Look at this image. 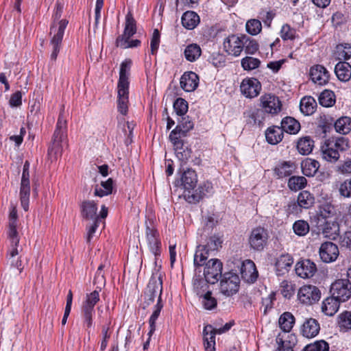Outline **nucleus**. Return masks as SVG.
<instances>
[{
    "label": "nucleus",
    "instance_id": "obj_22",
    "mask_svg": "<svg viewBox=\"0 0 351 351\" xmlns=\"http://www.w3.org/2000/svg\"><path fill=\"white\" fill-rule=\"evenodd\" d=\"M202 337L205 351H215V328L210 324L204 326Z\"/></svg>",
    "mask_w": 351,
    "mask_h": 351
},
{
    "label": "nucleus",
    "instance_id": "obj_30",
    "mask_svg": "<svg viewBox=\"0 0 351 351\" xmlns=\"http://www.w3.org/2000/svg\"><path fill=\"white\" fill-rule=\"evenodd\" d=\"M339 301L332 296L326 298L322 304V311L328 316L334 315L339 308Z\"/></svg>",
    "mask_w": 351,
    "mask_h": 351
},
{
    "label": "nucleus",
    "instance_id": "obj_15",
    "mask_svg": "<svg viewBox=\"0 0 351 351\" xmlns=\"http://www.w3.org/2000/svg\"><path fill=\"white\" fill-rule=\"evenodd\" d=\"M260 101L261 107L266 113L276 114L281 111V101L274 95L265 94L261 97Z\"/></svg>",
    "mask_w": 351,
    "mask_h": 351
},
{
    "label": "nucleus",
    "instance_id": "obj_5",
    "mask_svg": "<svg viewBox=\"0 0 351 351\" xmlns=\"http://www.w3.org/2000/svg\"><path fill=\"white\" fill-rule=\"evenodd\" d=\"M179 128L180 127H176L171 132L169 140L173 145L177 158L182 162H186L191 156V150L184 146V142L182 138L186 135L181 132Z\"/></svg>",
    "mask_w": 351,
    "mask_h": 351
},
{
    "label": "nucleus",
    "instance_id": "obj_62",
    "mask_svg": "<svg viewBox=\"0 0 351 351\" xmlns=\"http://www.w3.org/2000/svg\"><path fill=\"white\" fill-rule=\"evenodd\" d=\"M160 44V32L157 29L154 30L151 42H150V47H151V53L152 54H155L158 49Z\"/></svg>",
    "mask_w": 351,
    "mask_h": 351
},
{
    "label": "nucleus",
    "instance_id": "obj_9",
    "mask_svg": "<svg viewBox=\"0 0 351 351\" xmlns=\"http://www.w3.org/2000/svg\"><path fill=\"white\" fill-rule=\"evenodd\" d=\"M29 162L25 161L23 165V173L20 187V200L21 204L25 211L29 209V202L30 195V182H29Z\"/></svg>",
    "mask_w": 351,
    "mask_h": 351
},
{
    "label": "nucleus",
    "instance_id": "obj_39",
    "mask_svg": "<svg viewBox=\"0 0 351 351\" xmlns=\"http://www.w3.org/2000/svg\"><path fill=\"white\" fill-rule=\"evenodd\" d=\"M314 147V142L309 136L300 138L298 141L297 149L302 155H308L311 153Z\"/></svg>",
    "mask_w": 351,
    "mask_h": 351
},
{
    "label": "nucleus",
    "instance_id": "obj_3",
    "mask_svg": "<svg viewBox=\"0 0 351 351\" xmlns=\"http://www.w3.org/2000/svg\"><path fill=\"white\" fill-rule=\"evenodd\" d=\"M348 147V141L344 137L328 139L321 147L322 157L328 162H335L339 158V152Z\"/></svg>",
    "mask_w": 351,
    "mask_h": 351
},
{
    "label": "nucleus",
    "instance_id": "obj_33",
    "mask_svg": "<svg viewBox=\"0 0 351 351\" xmlns=\"http://www.w3.org/2000/svg\"><path fill=\"white\" fill-rule=\"evenodd\" d=\"M267 141L271 145H276L280 143L283 138V132L282 128L278 126H272L269 128L265 132Z\"/></svg>",
    "mask_w": 351,
    "mask_h": 351
},
{
    "label": "nucleus",
    "instance_id": "obj_51",
    "mask_svg": "<svg viewBox=\"0 0 351 351\" xmlns=\"http://www.w3.org/2000/svg\"><path fill=\"white\" fill-rule=\"evenodd\" d=\"M328 343L324 340H319L306 345L303 351H328Z\"/></svg>",
    "mask_w": 351,
    "mask_h": 351
},
{
    "label": "nucleus",
    "instance_id": "obj_32",
    "mask_svg": "<svg viewBox=\"0 0 351 351\" xmlns=\"http://www.w3.org/2000/svg\"><path fill=\"white\" fill-rule=\"evenodd\" d=\"M195 289L197 290V293L202 298L201 302L205 309L212 310L217 306V300L213 296L211 291H206L205 293H204V290L202 291L199 290V287H198V289Z\"/></svg>",
    "mask_w": 351,
    "mask_h": 351
},
{
    "label": "nucleus",
    "instance_id": "obj_45",
    "mask_svg": "<svg viewBox=\"0 0 351 351\" xmlns=\"http://www.w3.org/2000/svg\"><path fill=\"white\" fill-rule=\"evenodd\" d=\"M335 130L341 134H348L351 130V119L350 117L339 118L335 123Z\"/></svg>",
    "mask_w": 351,
    "mask_h": 351
},
{
    "label": "nucleus",
    "instance_id": "obj_14",
    "mask_svg": "<svg viewBox=\"0 0 351 351\" xmlns=\"http://www.w3.org/2000/svg\"><path fill=\"white\" fill-rule=\"evenodd\" d=\"M245 36H238L231 35L226 38L223 42V49L229 55L239 56L244 49Z\"/></svg>",
    "mask_w": 351,
    "mask_h": 351
},
{
    "label": "nucleus",
    "instance_id": "obj_23",
    "mask_svg": "<svg viewBox=\"0 0 351 351\" xmlns=\"http://www.w3.org/2000/svg\"><path fill=\"white\" fill-rule=\"evenodd\" d=\"M293 263V258L288 254H284L277 258L275 267L278 276L284 275L288 272Z\"/></svg>",
    "mask_w": 351,
    "mask_h": 351
},
{
    "label": "nucleus",
    "instance_id": "obj_52",
    "mask_svg": "<svg viewBox=\"0 0 351 351\" xmlns=\"http://www.w3.org/2000/svg\"><path fill=\"white\" fill-rule=\"evenodd\" d=\"M199 195L198 196L192 195L191 197L193 201H199V199L206 195L212 194L213 193V185L210 182H204L199 186Z\"/></svg>",
    "mask_w": 351,
    "mask_h": 351
},
{
    "label": "nucleus",
    "instance_id": "obj_21",
    "mask_svg": "<svg viewBox=\"0 0 351 351\" xmlns=\"http://www.w3.org/2000/svg\"><path fill=\"white\" fill-rule=\"evenodd\" d=\"M199 83L198 75L192 71L184 73L180 78V86L186 92L194 91Z\"/></svg>",
    "mask_w": 351,
    "mask_h": 351
},
{
    "label": "nucleus",
    "instance_id": "obj_42",
    "mask_svg": "<svg viewBox=\"0 0 351 351\" xmlns=\"http://www.w3.org/2000/svg\"><path fill=\"white\" fill-rule=\"evenodd\" d=\"M294 322L295 318L289 312L284 313L278 320L280 328L285 332H289L293 328Z\"/></svg>",
    "mask_w": 351,
    "mask_h": 351
},
{
    "label": "nucleus",
    "instance_id": "obj_35",
    "mask_svg": "<svg viewBox=\"0 0 351 351\" xmlns=\"http://www.w3.org/2000/svg\"><path fill=\"white\" fill-rule=\"evenodd\" d=\"M199 23V17L193 11L185 12L182 16V23L188 29H194Z\"/></svg>",
    "mask_w": 351,
    "mask_h": 351
},
{
    "label": "nucleus",
    "instance_id": "obj_44",
    "mask_svg": "<svg viewBox=\"0 0 351 351\" xmlns=\"http://www.w3.org/2000/svg\"><path fill=\"white\" fill-rule=\"evenodd\" d=\"M162 308H163V304H162V302L157 301V303L154 306V311L149 319V331L148 332V335H149V337H152V335L154 334V332L156 330V319H158V316L160 315V313Z\"/></svg>",
    "mask_w": 351,
    "mask_h": 351
},
{
    "label": "nucleus",
    "instance_id": "obj_19",
    "mask_svg": "<svg viewBox=\"0 0 351 351\" xmlns=\"http://www.w3.org/2000/svg\"><path fill=\"white\" fill-rule=\"evenodd\" d=\"M296 274L302 278H309L314 276L317 271L315 264L308 259L302 260L296 263Z\"/></svg>",
    "mask_w": 351,
    "mask_h": 351
},
{
    "label": "nucleus",
    "instance_id": "obj_50",
    "mask_svg": "<svg viewBox=\"0 0 351 351\" xmlns=\"http://www.w3.org/2000/svg\"><path fill=\"white\" fill-rule=\"evenodd\" d=\"M261 64L259 59L246 56L241 60V66L245 71H252L258 68Z\"/></svg>",
    "mask_w": 351,
    "mask_h": 351
},
{
    "label": "nucleus",
    "instance_id": "obj_7",
    "mask_svg": "<svg viewBox=\"0 0 351 351\" xmlns=\"http://www.w3.org/2000/svg\"><path fill=\"white\" fill-rule=\"evenodd\" d=\"M99 300V294L98 290H95L86 296V300L82 306V315L84 319V325L89 328L93 325V314L94 307Z\"/></svg>",
    "mask_w": 351,
    "mask_h": 351
},
{
    "label": "nucleus",
    "instance_id": "obj_41",
    "mask_svg": "<svg viewBox=\"0 0 351 351\" xmlns=\"http://www.w3.org/2000/svg\"><path fill=\"white\" fill-rule=\"evenodd\" d=\"M334 54L340 60L350 59L351 58V44L342 43L337 45Z\"/></svg>",
    "mask_w": 351,
    "mask_h": 351
},
{
    "label": "nucleus",
    "instance_id": "obj_16",
    "mask_svg": "<svg viewBox=\"0 0 351 351\" xmlns=\"http://www.w3.org/2000/svg\"><path fill=\"white\" fill-rule=\"evenodd\" d=\"M240 90L241 93L247 98H254L257 97L261 90L260 82L254 77L245 78L241 83Z\"/></svg>",
    "mask_w": 351,
    "mask_h": 351
},
{
    "label": "nucleus",
    "instance_id": "obj_49",
    "mask_svg": "<svg viewBox=\"0 0 351 351\" xmlns=\"http://www.w3.org/2000/svg\"><path fill=\"white\" fill-rule=\"evenodd\" d=\"M309 224L304 220H298L295 221L293 225L294 233L300 237H303L307 234L309 232Z\"/></svg>",
    "mask_w": 351,
    "mask_h": 351
},
{
    "label": "nucleus",
    "instance_id": "obj_46",
    "mask_svg": "<svg viewBox=\"0 0 351 351\" xmlns=\"http://www.w3.org/2000/svg\"><path fill=\"white\" fill-rule=\"evenodd\" d=\"M298 204L303 208H308L314 204V197L307 191H303L298 196Z\"/></svg>",
    "mask_w": 351,
    "mask_h": 351
},
{
    "label": "nucleus",
    "instance_id": "obj_54",
    "mask_svg": "<svg viewBox=\"0 0 351 351\" xmlns=\"http://www.w3.org/2000/svg\"><path fill=\"white\" fill-rule=\"evenodd\" d=\"M262 25L260 21L256 19L249 20L246 23V30L252 35H257L261 32Z\"/></svg>",
    "mask_w": 351,
    "mask_h": 351
},
{
    "label": "nucleus",
    "instance_id": "obj_47",
    "mask_svg": "<svg viewBox=\"0 0 351 351\" xmlns=\"http://www.w3.org/2000/svg\"><path fill=\"white\" fill-rule=\"evenodd\" d=\"M319 102L324 107L332 106L335 103L334 93L329 90H324L319 97Z\"/></svg>",
    "mask_w": 351,
    "mask_h": 351
},
{
    "label": "nucleus",
    "instance_id": "obj_38",
    "mask_svg": "<svg viewBox=\"0 0 351 351\" xmlns=\"http://www.w3.org/2000/svg\"><path fill=\"white\" fill-rule=\"evenodd\" d=\"M295 165L291 162H281L274 169L275 173L278 178L287 177L295 171Z\"/></svg>",
    "mask_w": 351,
    "mask_h": 351
},
{
    "label": "nucleus",
    "instance_id": "obj_56",
    "mask_svg": "<svg viewBox=\"0 0 351 351\" xmlns=\"http://www.w3.org/2000/svg\"><path fill=\"white\" fill-rule=\"evenodd\" d=\"M17 224H14L13 222L8 226V237L10 244L16 245L19 243V237L16 230Z\"/></svg>",
    "mask_w": 351,
    "mask_h": 351
},
{
    "label": "nucleus",
    "instance_id": "obj_11",
    "mask_svg": "<svg viewBox=\"0 0 351 351\" xmlns=\"http://www.w3.org/2000/svg\"><path fill=\"white\" fill-rule=\"evenodd\" d=\"M240 279L236 274L229 272L223 275L220 282V291L226 296L237 293L239 289Z\"/></svg>",
    "mask_w": 351,
    "mask_h": 351
},
{
    "label": "nucleus",
    "instance_id": "obj_61",
    "mask_svg": "<svg viewBox=\"0 0 351 351\" xmlns=\"http://www.w3.org/2000/svg\"><path fill=\"white\" fill-rule=\"evenodd\" d=\"M281 38L283 40H293L295 38V31L294 29H292L289 25H284L282 27L281 32Z\"/></svg>",
    "mask_w": 351,
    "mask_h": 351
},
{
    "label": "nucleus",
    "instance_id": "obj_6",
    "mask_svg": "<svg viewBox=\"0 0 351 351\" xmlns=\"http://www.w3.org/2000/svg\"><path fill=\"white\" fill-rule=\"evenodd\" d=\"M145 244L155 256L160 254L161 243L159 233L151 221H145Z\"/></svg>",
    "mask_w": 351,
    "mask_h": 351
},
{
    "label": "nucleus",
    "instance_id": "obj_36",
    "mask_svg": "<svg viewBox=\"0 0 351 351\" xmlns=\"http://www.w3.org/2000/svg\"><path fill=\"white\" fill-rule=\"evenodd\" d=\"M319 167V162L311 158H306L301 163L302 173L308 177L313 176Z\"/></svg>",
    "mask_w": 351,
    "mask_h": 351
},
{
    "label": "nucleus",
    "instance_id": "obj_20",
    "mask_svg": "<svg viewBox=\"0 0 351 351\" xmlns=\"http://www.w3.org/2000/svg\"><path fill=\"white\" fill-rule=\"evenodd\" d=\"M241 274L245 281L250 283L255 282L258 278V271L254 263L248 259L243 261L241 266Z\"/></svg>",
    "mask_w": 351,
    "mask_h": 351
},
{
    "label": "nucleus",
    "instance_id": "obj_43",
    "mask_svg": "<svg viewBox=\"0 0 351 351\" xmlns=\"http://www.w3.org/2000/svg\"><path fill=\"white\" fill-rule=\"evenodd\" d=\"M136 32V21L132 14L129 12L125 18V27L123 34L121 37L130 38Z\"/></svg>",
    "mask_w": 351,
    "mask_h": 351
},
{
    "label": "nucleus",
    "instance_id": "obj_12",
    "mask_svg": "<svg viewBox=\"0 0 351 351\" xmlns=\"http://www.w3.org/2000/svg\"><path fill=\"white\" fill-rule=\"evenodd\" d=\"M269 238L267 230L262 227L252 229L250 237V247L256 251H262L266 246Z\"/></svg>",
    "mask_w": 351,
    "mask_h": 351
},
{
    "label": "nucleus",
    "instance_id": "obj_26",
    "mask_svg": "<svg viewBox=\"0 0 351 351\" xmlns=\"http://www.w3.org/2000/svg\"><path fill=\"white\" fill-rule=\"evenodd\" d=\"M197 182V177L195 171L188 169L184 171L181 176V184L184 189L190 191L193 190Z\"/></svg>",
    "mask_w": 351,
    "mask_h": 351
},
{
    "label": "nucleus",
    "instance_id": "obj_10",
    "mask_svg": "<svg viewBox=\"0 0 351 351\" xmlns=\"http://www.w3.org/2000/svg\"><path fill=\"white\" fill-rule=\"evenodd\" d=\"M330 292L339 302H346L351 297V283L347 279H338L332 284Z\"/></svg>",
    "mask_w": 351,
    "mask_h": 351
},
{
    "label": "nucleus",
    "instance_id": "obj_18",
    "mask_svg": "<svg viewBox=\"0 0 351 351\" xmlns=\"http://www.w3.org/2000/svg\"><path fill=\"white\" fill-rule=\"evenodd\" d=\"M310 76L315 84L324 86L328 82L330 74L324 66L316 64L311 68Z\"/></svg>",
    "mask_w": 351,
    "mask_h": 351
},
{
    "label": "nucleus",
    "instance_id": "obj_40",
    "mask_svg": "<svg viewBox=\"0 0 351 351\" xmlns=\"http://www.w3.org/2000/svg\"><path fill=\"white\" fill-rule=\"evenodd\" d=\"M202 53L200 47L197 44H190L185 48L184 54L185 58L189 62H194L197 60Z\"/></svg>",
    "mask_w": 351,
    "mask_h": 351
},
{
    "label": "nucleus",
    "instance_id": "obj_28",
    "mask_svg": "<svg viewBox=\"0 0 351 351\" xmlns=\"http://www.w3.org/2000/svg\"><path fill=\"white\" fill-rule=\"evenodd\" d=\"M81 208L83 217L87 219L98 220V217L97 216V206L94 201L87 200L83 202Z\"/></svg>",
    "mask_w": 351,
    "mask_h": 351
},
{
    "label": "nucleus",
    "instance_id": "obj_24",
    "mask_svg": "<svg viewBox=\"0 0 351 351\" xmlns=\"http://www.w3.org/2000/svg\"><path fill=\"white\" fill-rule=\"evenodd\" d=\"M317 215L319 219L322 218L323 219L326 220V224H330V223H332V226L334 228H336V223L332 221V219H335V207L331 204H322L319 208Z\"/></svg>",
    "mask_w": 351,
    "mask_h": 351
},
{
    "label": "nucleus",
    "instance_id": "obj_27",
    "mask_svg": "<svg viewBox=\"0 0 351 351\" xmlns=\"http://www.w3.org/2000/svg\"><path fill=\"white\" fill-rule=\"evenodd\" d=\"M320 327L318 322L313 318L307 319L302 326V333L307 338L315 337L319 332Z\"/></svg>",
    "mask_w": 351,
    "mask_h": 351
},
{
    "label": "nucleus",
    "instance_id": "obj_53",
    "mask_svg": "<svg viewBox=\"0 0 351 351\" xmlns=\"http://www.w3.org/2000/svg\"><path fill=\"white\" fill-rule=\"evenodd\" d=\"M105 267L104 264H101L97 271L95 274V278L93 283L97 285V289H99V291L101 290V289L105 286L106 285V279L104 277V274L103 272V269Z\"/></svg>",
    "mask_w": 351,
    "mask_h": 351
},
{
    "label": "nucleus",
    "instance_id": "obj_59",
    "mask_svg": "<svg viewBox=\"0 0 351 351\" xmlns=\"http://www.w3.org/2000/svg\"><path fill=\"white\" fill-rule=\"evenodd\" d=\"M281 293L284 297L289 298L294 292L293 285L287 280H283L280 283Z\"/></svg>",
    "mask_w": 351,
    "mask_h": 351
},
{
    "label": "nucleus",
    "instance_id": "obj_31",
    "mask_svg": "<svg viewBox=\"0 0 351 351\" xmlns=\"http://www.w3.org/2000/svg\"><path fill=\"white\" fill-rule=\"evenodd\" d=\"M335 71L338 79L342 82H348L351 77V66L348 62L337 63Z\"/></svg>",
    "mask_w": 351,
    "mask_h": 351
},
{
    "label": "nucleus",
    "instance_id": "obj_55",
    "mask_svg": "<svg viewBox=\"0 0 351 351\" xmlns=\"http://www.w3.org/2000/svg\"><path fill=\"white\" fill-rule=\"evenodd\" d=\"M117 46L123 49H127L130 47H135L140 45L141 42L139 40H130V38L124 37H119L117 39Z\"/></svg>",
    "mask_w": 351,
    "mask_h": 351
},
{
    "label": "nucleus",
    "instance_id": "obj_48",
    "mask_svg": "<svg viewBox=\"0 0 351 351\" xmlns=\"http://www.w3.org/2000/svg\"><path fill=\"white\" fill-rule=\"evenodd\" d=\"M306 179L303 176H293L289 179L288 186L292 191H298L305 187Z\"/></svg>",
    "mask_w": 351,
    "mask_h": 351
},
{
    "label": "nucleus",
    "instance_id": "obj_17",
    "mask_svg": "<svg viewBox=\"0 0 351 351\" xmlns=\"http://www.w3.org/2000/svg\"><path fill=\"white\" fill-rule=\"evenodd\" d=\"M339 254V248L337 245L332 242H324L319 247V255L324 263H330L335 261Z\"/></svg>",
    "mask_w": 351,
    "mask_h": 351
},
{
    "label": "nucleus",
    "instance_id": "obj_58",
    "mask_svg": "<svg viewBox=\"0 0 351 351\" xmlns=\"http://www.w3.org/2000/svg\"><path fill=\"white\" fill-rule=\"evenodd\" d=\"M173 108L178 115L184 114L188 110V104L182 98H178L173 104Z\"/></svg>",
    "mask_w": 351,
    "mask_h": 351
},
{
    "label": "nucleus",
    "instance_id": "obj_25",
    "mask_svg": "<svg viewBox=\"0 0 351 351\" xmlns=\"http://www.w3.org/2000/svg\"><path fill=\"white\" fill-rule=\"evenodd\" d=\"M62 138L63 136H61V133L59 131L54 132L53 142L48 151V154L51 160H57L62 155Z\"/></svg>",
    "mask_w": 351,
    "mask_h": 351
},
{
    "label": "nucleus",
    "instance_id": "obj_64",
    "mask_svg": "<svg viewBox=\"0 0 351 351\" xmlns=\"http://www.w3.org/2000/svg\"><path fill=\"white\" fill-rule=\"evenodd\" d=\"M341 326L351 328V313L346 312L340 315Z\"/></svg>",
    "mask_w": 351,
    "mask_h": 351
},
{
    "label": "nucleus",
    "instance_id": "obj_34",
    "mask_svg": "<svg viewBox=\"0 0 351 351\" xmlns=\"http://www.w3.org/2000/svg\"><path fill=\"white\" fill-rule=\"evenodd\" d=\"M282 132L289 134H296L300 129V123L293 117H287L283 119L281 121V126Z\"/></svg>",
    "mask_w": 351,
    "mask_h": 351
},
{
    "label": "nucleus",
    "instance_id": "obj_60",
    "mask_svg": "<svg viewBox=\"0 0 351 351\" xmlns=\"http://www.w3.org/2000/svg\"><path fill=\"white\" fill-rule=\"evenodd\" d=\"M339 191L341 195L345 197H351V178L340 184Z\"/></svg>",
    "mask_w": 351,
    "mask_h": 351
},
{
    "label": "nucleus",
    "instance_id": "obj_13",
    "mask_svg": "<svg viewBox=\"0 0 351 351\" xmlns=\"http://www.w3.org/2000/svg\"><path fill=\"white\" fill-rule=\"evenodd\" d=\"M321 297L320 291L313 285H304L298 293V300L304 304L311 305L317 302Z\"/></svg>",
    "mask_w": 351,
    "mask_h": 351
},
{
    "label": "nucleus",
    "instance_id": "obj_37",
    "mask_svg": "<svg viewBox=\"0 0 351 351\" xmlns=\"http://www.w3.org/2000/svg\"><path fill=\"white\" fill-rule=\"evenodd\" d=\"M317 107L315 99L311 97H304L300 101V110L305 115H311L314 113Z\"/></svg>",
    "mask_w": 351,
    "mask_h": 351
},
{
    "label": "nucleus",
    "instance_id": "obj_57",
    "mask_svg": "<svg viewBox=\"0 0 351 351\" xmlns=\"http://www.w3.org/2000/svg\"><path fill=\"white\" fill-rule=\"evenodd\" d=\"M244 44V49L246 53L254 54L258 49V44L254 40L250 39L248 36H245Z\"/></svg>",
    "mask_w": 351,
    "mask_h": 351
},
{
    "label": "nucleus",
    "instance_id": "obj_2",
    "mask_svg": "<svg viewBox=\"0 0 351 351\" xmlns=\"http://www.w3.org/2000/svg\"><path fill=\"white\" fill-rule=\"evenodd\" d=\"M62 7L58 5L57 10L54 15V21L50 28V34L53 35L50 43L52 46V52L51 54V60L56 61L60 51V45L62 43L64 30L68 24V21L66 19L59 20L61 16Z\"/></svg>",
    "mask_w": 351,
    "mask_h": 351
},
{
    "label": "nucleus",
    "instance_id": "obj_8",
    "mask_svg": "<svg viewBox=\"0 0 351 351\" xmlns=\"http://www.w3.org/2000/svg\"><path fill=\"white\" fill-rule=\"evenodd\" d=\"M162 291V282L160 274L158 273L154 274L147 285L145 299L147 305L153 302L156 298L157 301H161V294Z\"/></svg>",
    "mask_w": 351,
    "mask_h": 351
},
{
    "label": "nucleus",
    "instance_id": "obj_1",
    "mask_svg": "<svg viewBox=\"0 0 351 351\" xmlns=\"http://www.w3.org/2000/svg\"><path fill=\"white\" fill-rule=\"evenodd\" d=\"M132 65L130 59L125 60L121 64L119 79L117 85V109L123 115H126L129 106V75Z\"/></svg>",
    "mask_w": 351,
    "mask_h": 351
},
{
    "label": "nucleus",
    "instance_id": "obj_63",
    "mask_svg": "<svg viewBox=\"0 0 351 351\" xmlns=\"http://www.w3.org/2000/svg\"><path fill=\"white\" fill-rule=\"evenodd\" d=\"M275 300V293L271 292L267 297L263 298L262 304L264 306V313L266 314L267 311L271 309L273 306V302Z\"/></svg>",
    "mask_w": 351,
    "mask_h": 351
},
{
    "label": "nucleus",
    "instance_id": "obj_29",
    "mask_svg": "<svg viewBox=\"0 0 351 351\" xmlns=\"http://www.w3.org/2000/svg\"><path fill=\"white\" fill-rule=\"evenodd\" d=\"M208 251L207 245H199L197 247L194 255V265L199 272L201 271L200 267L206 264L205 261L208 257Z\"/></svg>",
    "mask_w": 351,
    "mask_h": 351
},
{
    "label": "nucleus",
    "instance_id": "obj_4",
    "mask_svg": "<svg viewBox=\"0 0 351 351\" xmlns=\"http://www.w3.org/2000/svg\"><path fill=\"white\" fill-rule=\"evenodd\" d=\"M222 268V263L219 260L216 258L209 260L206 263L204 267L205 281L199 280L195 282V289H198L199 286H201V288L208 287V283L215 284L221 276Z\"/></svg>",
    "mask_w": 351,
    "mask_h": 351
}]
</instances>
